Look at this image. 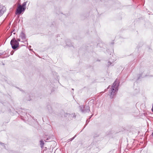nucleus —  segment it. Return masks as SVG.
I'll list each match as a JSON object with an SVG mask.
<instances>
[{
	"mask_svg": "<svg viewBox=\"0 0 153 153\" xmlns=\"http://www.w3.org/2000/svg\"><path fill=\"white\" fill-rule=\"evenodd\" d=\"M119 84L118 80L117 79L113 83L111 90L109 91V94L110 97L111 98H113L115 95L118 90V87Z\"/></svg>",
	"mask_w": 153,
	"mask_h": 153,
	"instance_id": "f257e3e1",
	"label": "nucleus"
},
{
	"mask_svg": "<svg viewBox=\"0 0 153 153\" xmlns=\"http://www.w3.org/2000/svg\"><path fill=\"white\" fill-rule=\"evenodd\" d=\"M27 2H24L23 4L22 5L19 4L18 6L16 9V13L17 15L20 14H21L22 12L25 11L26 8V5Z\"/></svg>",
	"mask_w": 153,
	"mask_h": 153,
	"instance_id": "f03ea898",
	"label": "nucleus"
},
{
	"mask_svg": "<svg viewBox=\"0 0 153 153\" xmlns=\"http://www.w3.org/2000/svg\"><path fill=\"white\" fill-rule=\"evenodd\" d=\"M10 45L12 48L15 50L19 47V44L18 42L16 39L15 38H14L11 40Z\"/></svg>",
	"mask_w": 153,
	"mask_h": 153,
	"instance_id": "7ed1b4c3",
	"label": "nucleus"
},
{
	"mask_svg": "<svg viewBox=\"0 0 153 153\" xmlns=\"http://www.w3.org/2000/svg\"><path fill=\"white\" fill-rule=\"evenodd\" d=\"M20 37L24 41L26 42V43L28 45L27 40L26 39L25 34L23 32H22L20 35Z\"/></svg>",
	"mask_w": 153,
	"mask_h": 153,
	"instance_id": "20e7f679",
	"label": "nucleus"
},
{
	"mask_svg": "<svg viewBox=\"0 0 153 153\" xmlns=\"http://www.w3.org/2000/svg\"><path fill=\"white\" fill-rule=\"evenodd\" d=\"M84 107L85 106H84L83 105L79 106V107L80 110H81V111L83 113H86V111H85L84 110V109L85 108Z\"/></svg>",
	"mask_w": 153,
	"mask_h": 153,
	"instance_id": "39448f33",
	"label": "nucleus"
},
{
	"mask_svg": "<svg viewBox=\"0 0 153 153\" xmlns=\"http://www.w3.org/2000/svg\"><path fill=\"white\" fill-rule=\"evenodd\" d=\"M69 115V116L70 117L71 119H73L74 118H75L76 117V116L74 113L71 114H67Z\"/></svg>",
	"mask_w": 153,
	"mask_h": 153,
	"instance_id": "423d86ee",
	"label": "nucleus"
},
{
	"mask_svg": "<svg viewBox=\"0 0 153 153\" xmlns=\"http://www.w3.org/2000/svg\"><path fill=\"white\" fill-rule=\"evenodd\" d=\"M84 109V110L86 111V113L87 112H88L90 111L89 107L88 106H85Z\"/></svg>",
	"mask_w": 153,
	"mask_h": 153,
	"instance_id": "0eeeda50",
	"label": "nucleus"
},
{
	"mask_svg": "<svg viewBox=\"0 0 153 153\" xmlns=\"http://www.w3.org/2000/svg\"><path fill=\"white\" fill-rule=\"evenodd\" d=\"M4 13V11L2 10V9L0 7V17L2 15V14Z\"/></svg>",
	"mask_w": 153,
	"mask_h": 153,
	"instance_id": "6e6552de",
	"label": "nucleus"
},
{
	"mask_svg": "<svg viewBox=\"0 0 153 153\" xmlns=\"http://www.w3.org/2000/svg\"><path fill=\"white\" fill-rule=\"evenodd\" d=\"M40 145L41 146H43V145H44V141L42 140H41L40 141Z\"/></svg>",
	"mask_w": 153,
	"mask_h": 153,
	"instance_id": "1a4fd4ad",
	"label": "nucleus"
},
{
	"mask_svg": "<svg viewBox=\"0 0 153 153\" xmlns=\"http://www.w3.org/2000/svg\"><path fill=\"white\" fill-rule=\"evenodd\" d=\"M4 51H0V56L4 54Z\"/></svg>",
	"mask_w": 153,
	"mask_h": 153,
	"instance_id": "9d476101",
	"label": "nucleus"
},
{
	"mask_svg": "<svg viewBox=\"0 0 153 153\" xmlns=\"http://www.w3.org/2000/svg\"><path fill=\"white\" fill-rule=\"evenodd\" d=\"M76 137V136L75 135L74 137H72V138H71L69 139V141H71L75 137Z\"/></svg>",
	"mask_w": 153,
	"mask_h": 153,
	"instance_id": "9b49d317",
	"label": "nucleus"
},
{
	"mask_svg": "<svg viewBox=\"0 0 153 153\" xmlns=\"http://www.w3.org/2000/svg\"><path fill=\"white\" fill-rule=\"evenodd\" d=\"M111 64H112V63H111L109 61L108 62V66H109L110 65H111Z\"/></svg>",
	"mask_w": 153,
	"mask_h": 153,
	"instance_id": "f8f14e48",
	"label": "nucleus"
},
{
	"mask_svg": "<svg viewBox=\"0 0 153 153\" xmlns=\"http://www.w3.org/2000/svg\"><path fill=\"white\" fill-rule=\"evenodd\" d=\"M17 40L18 41H20V39H17Z\"/></svg>",
	"mask_w": 153,
	"mask_h": 153,
	"instance_id": "ddd939ff",
	"label": "nucleus"
},
{
	"mask_svg": "<svg viewBox=\"0 0 153 153\" xmlns=\"http://www.w3.org/2000/svg\"><path fill=\"white\" fill-rule=\"evenodd\" d=\"M0 144L1 145L2 144H4L3 143H1V142L0 143Z\"/></svg>",
	"mask_w": 153,
	"mask_h": 153,
	"instance_id": "4468645a",
	"label": "nucleus"
},
{
	"mask_svg": "<svg viewBox=\"0 0 153 153\" xmlns=\"http://www.w3.org/2000/svg\"><path fill=\"white\" fill-rule=\"evenodd\" d=\"M152 136L153 137V132H152Z\"/></svg>",
	"mask_w": 153,
	"mask_h": 153,
	"instance_id": "2eb2a0df",
	"label": "nucleus"
},
{
	"mask_svg": "<svg viewBox=\"0 0 153 153\" xmlns=\"http://www.w3.org/2000/svg\"><path fill=\"white\" fill-rule=\"evenodd\" d=\"M14 31V30H13V31L12 32H11L12 33V32H13Z\"/></svg>",
	"mask_w": 153,
	"mask_h": 153,
	"instance_id": "dca6fc26",
	"label": "nucleus"
},
{
	"mask_svg": "<svg viewBox=\"0 0 153 153\" xmlns=\"http://www.w3.org/2000/svg\"><path fill=\"white\" fill-rule=\"evenodd\" d=\"M110 87V86H109L108 87V88Z\"/></svg>",
	"mask_w": 153,
	"mask_h": 153,
	"instance_id": "f3484780",
	"label": "nucleus"
},
{
	"mask_svg": "<svg viewBox=\"0 0 153 153\" xmlns=\"http://www.w3.org/2000/svg\"><path fill=\"white\" fill-rule=\"evenodd\" d=\"M15 34V33H13V34Z\"/></svg>",
	"mask_w": 153,
	"mask_h": 153,
	"instance_id": "a211bd4d",
	"label": "nucleus"
},
{
	"mask_svg": "<svg viewBox=\"0 0 153 153\" xmlns=\"http://www.w3.org/2000/svg\"><path fill=\"white\" fill-rule=\"evenodd\" d=\"M29 47H31V46H29Z\"/></svg>",
	"mask_w": 153,
	"mask_h": 153,
	"instance_id": "6ab92c4d",
	"label": "nucleus"
}]
</instances>
